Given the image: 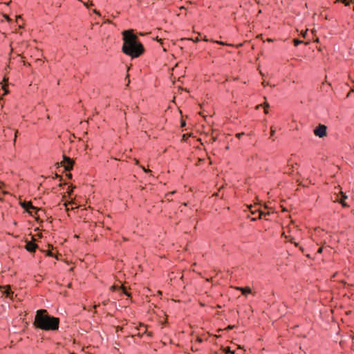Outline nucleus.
Listing matches in <instances>:
<instances>
[{
	"label": "nucleus",
	"instance_id": "f257e3e1",
	"mask_svg": "<svg viewBox=\"0 0 354 354\" xmlns=\"http://www.w3.org/2000/svg\"><path fill=\"white\" fill-rule=\"evenodd\" d=\"M124 44L122 52L131 57L136 58L144 53L143 45L138 41L137 36L133 34L132 30H124L122 32Z\"/></svg>",
	"mask_w": 354,
	"mask_h": 354
},
{
	"label": "nucleus",
	"instance_id": "f03ea898",
	"mask_svg": "<svg viewBox=\"0 0 354 354\" xmlns=\"http://www.w3.org/2000/svg\"><path fill=\"white\" fill-rule=\"evenodd\" d=\"M60 319L49 315L46 310H37L33 325L36 328L45 331H56L59 329Z\"/></svg>",
	"mask_w": 354,
	"mask_h": 354
},
{
	"label": "nucleus",
	"instance_id": "7ed1b4c3",
	"mask_svg": "<svg viewBox=\"0 0 354 354\" xmlns=\"http://www.w3.org/2000/svg\"><path fill=\"white\" fill-rule=\"evenodd\" d=\"M314 133L319 138L324 137L326 135V127L324 124H319L314 129Z\"/></svg>",
	"mask_w": 354,
	"mask_h": 354
},
{
	"label": "nucleus",
	"instance_id": "20e7f679",
	"mask_svg": "<svg viewBox=\"0 0 354 354\" xmlns=\"http://www.w3.org/2000/svg\"><path fill=\"white\" fill-rule=\"evenodd\" d=\"M66 171H71L73 167L74 162L69 157L66 156H63V161L62 162Z\"/></svg>",
	"mask_w": 354,
	"mask_h": 354
},
{
	"label": "nucleus",
	"instance_id": "39448f33",
	"mask_svg": "<svg viewBox=\"0 0 354 354\" xmlns=\"http://www.w3.org/2000/svg\"><path fill=\"white\" fill-rule=\"evenodd\" d=\"M37 247V244L31 241H26L25 248L30 252H35Z\"/></svg>",
	"mask_w": 354,
	"mask_h": 354
},
{
	"label": "nucleus",
	"instance_id": "423d86ee",
	"mask_svg": "<svg viewBox=\"0 0 354 354\" xmlns=\"http://www.w3.org/2000/svg\"><path fill=\"white\" fill-rule=\"evenodd\" d=\"M236 289L240 290L243 295H247L248 294H250L252 292L251 288L250 287H236Z\"/></svg>",
	"mask_w": 354,
	"mask_h": 354
},
{
	"label": "nucleus",
	"instance_id": "0eeeda50",
	"mask_svg": "<svg viewBox=\"0 0 354 354\" xmlns=\"http://www.w3.org/2000/svg\"><path fill=\"white\" fill-rule=\"evenodd\" d=\"M21 206L27 210H28L30 208L35 209V207L30 202H24V203H21Z\"/></svg>",
	"mask_w": 354,
	"mask_h": 354
},
{
	"label": "nucleus",
	"instance_id": "6e6552de",
	"mask_svg": "<svg viewBox=\"0 0 354 354\" xmlns=\"http://www.w3.org/2000/svg\"><path fill=\"white\" fill-rule=\"evenodd\" d=\"M147 333V330L145 329L143 330V332L140 333V332H138L136 335H132L131 337H133L134 336H138L139 337H142L143 336V334L146 333Z\"/></svg>",
	"mask_w": 354,
	"mask_h": 354
},
{
	"label": "nucleus",
	"instance_id": "1a4fd4ad",
	"mask_svg": "<svg viewBox=\"0 0 354 354\" xmlns=\"http://www.w3.org/2000/svg\"><path fill=\"white\" fill-rule=\"evenodd\" d=\"M293 42H294V45H295V46H299L300 44L303 43V41H301V40H299V39H295L293 40Z\"/></svg>",
	"mask_w": 354,
	"mask_h": 354
},
{
	"label": "nucleus",
	"instance_id": "9d476101",
	"mask_svg": "<svg viewBox=\"0 0 354 354\" xmlns=\"http://www.w3.org/2000/svg\"><path fill=\"white\" fill-rule=\"evenodd\" d=\"M263 107H264V112H265V113H268V110H267V109L270 106L269 104H268V103H266H266H264V104H263Z\"/></svg>",
	"mask_w": 354,
	"mask_h": 354
},
{
	"label": "nucleus",
	"instance_id": "9b49d317",
	"mask_svg": "<svg viewBox=\"0 0 354 354\" xmlns=\"http://www.w3.org/2000/svg\"><path fill=\"white\" fill-rule=\"evenodd\" d=\"M339 203H340V204L342 205V207H349V205H348L346 203H345L343 200H341V201H339Z\"/></svg>",
	"mask_w": 354,
	"mask_h": 354
},
{
	"label": "nucleus",
	"instance_id": "f8f14e48",
	"mask_svg": "<svg viewBox=\"0 0 354 354\" xmlns=\"http://www.w3.org/2000/svg\"><path fill=\"white\" fill-rule=\"evenodd\" d=\"M142 328H145V325L140 324L139 326L136 327L135 329L140 331V330H141Z\"/></svg>",
	"mask_w": 354,
	"mask_h": 354
},
{
	"label": "nucleus",
	"instance_id": "ddd939ff",
	"mask_svg": "<svg viewBox=\"0 0 354 354\" xmlns=\"http://www.w3.org/2000/svg\"><path fill=\"white\" fill-rule=\"evenodd\" d=\"M225 352L226 353V354H228V353H232L234 354V352H232L231 350H230V347H227L225 348Z\"/></svg>",
	"mask_w": 354,
	"mask_h": 354
},
{
	"label": "nucleus",
	"instance_id": "4468645a",
	"mask_svg": "<svg viewBox=\"0 0 354 354\" xmlns=\"http://www.w3.org/2000/svg\"><path fill=\"white\" fill-rule=\"evenodd\" d=\"M12 294H13V292H12L10 290H8V291L6 292V295H7V296H8V297H10V296H11V295H12Z\"/></svg>",
	"mask_w": 354,
	"mask_h": 354
},
{
	"label": "nucleus",
	"instance_id": "2eb2a0df",
	"mask_svg": "<svg viewBox=\"0 0 354 354\" xmlns=\"http://www.w3.org/2000/svg\"><path fill=\"white\" fill-rule=\"evenodd\" d=\"M274 133H275V131L272 129V127H271L270 136H273L274 135Z\"/></svg>",
	"mask_w": 354,
	"mask_h": 354
},
{
	"label": "nucleus",
	"instance_id": "dca6fc26",
	"mask_svg": "<svg viewBox=\"0 0 354 354\" xmlns=\"http://www.w3.org/2000/svg\"><path fill=\"white\" fill-rule=\"evenodd\" d=\"M243 135H244V133H237V134H236V137H237L238 138H241L242 136H243Z\"/></svg>",
	"mask_w": 354,
	"mask_h": 354
},
{
	"label": "nucleus",
	"instance_id": "f3484780",
	"mask_svg": "<svg viewBox=\"0 0 354 354\" xmlns=\"http://www.w3.org/2000/svg\"><path fill=\"white\" fill-rule=\"evenodd\" d=\"M346 198H347V196L344 194L342 193V200L344 201Z\"/></svg>",
	"mask_w": 354,
	"mask_h": 354
},
{
	"label": "nucleus",
	"instance_id": "a211bd4d",
	"mask_svg": "<svg viewBox=\"0 0 354 354\" xmlns=\"http://www.w3.org/2000/svg\"><path fill=\"white\" fill-rule=\"evenodd\" d=\"M322 248H319L317 250V253H322Z\"/></svg>",
	"mask_w": 354,
	"mask_h": 354
},
{
	"label": "nucleus",
	"instance_id": "6ab92c4d",
	"mask_svg": "<svg viewBox=\"0 0 354 354\" xmlns=\"http://www.w3.org/2000/svg\"><path fill=\"white\" fill-rule=\"evenodd\" d=\"M199 40H200V39H199V38H198V37H196V39H193V41H194V42H198V41H199Z\"/></svg>",
	"mask_w": 354,
	"mask_h": 354
},
{
	"label": "nucleus",
	"instance_id": "aec40b11",
	"mask_svg": "<svg viewBox=\"0 0 354 354\" xmlns=\"http://www.w3.org/2000/svg\"><path fill=\"white\" fill-rule=\"evenodd\" d=\"M351 92H354V88L351 89V91L348 93L347 97L350 96Z\"/></svg>",
	"mask_w": 354,
	"mask_h": 354
},
{
	"label": "nucleus",
	"instance_id": "412c9836",
	"mask_svg": "<svg viewBox=\"0 0 354 354\" xmlns=\"http://www.w3.org/2000/svg\"><path fill=\"white\" fill-rule=\"evenodd\" d=\"M234 327V326H228V329H232Z\"/></svg>",
	"mask_w": 354,
	"mask_h": 354
},
{
	"label": "nucleus",
	"instance_id": "4be33fe9",
	"mask_svg": "<svg viewBox=\"0 0 354 354\" xmlns=\"http://www.w3.org/2000/svg\"><path fill=\"white\" fill-rule=\"evenodd\" d=\"M174 193V192H170V193L167 194V196L168 197L169 195H172Z\"/></svg>",
	"mask_w": 354,
	"mask_h": 354
},
{
	"label": "nucleus",
	"instance_id": "5701e85b",
	"mask_svg": "<svg viewBox=\"0 0 354 354\" xmlns=\"http://www.w3.org/2000/svg\"><path fill=\"white\" fill-rule=\"evenodd\" d=\"M216 42H217L218 44H221V45H223V44H224V43H223V42H222V41H216Z\"/></svg>",
	"mask_w": 354,
	"mask_h": 354
},
{
	"label": "nucleus",
	"instance_id": "b1692460",
	"mask_svg": "<svg viewBox=\"0 0 354 354\" xmlns=\"http://www.w3.org/2000/svg\"><path fill=\"white\" fill-rule=\"evenodd\" d=\"M263 214H263L262 212H260V213H259V217L261 218V216H262Z\"/></svg>",
	"mask_w": 354,
	"mask_h": 354
},
{
	"label": "nucleus",
	"instance_id": "393cba45",
	"mask_svg": "<svg viewBox=\"0 0 354 354\" xmlns=\"http://www.w3.org/2000/svg\"><path fill=\"white\" fill-rule=\"evenodd\" d=\"M185 122H181V126H182V127H183V126H185Z\"/></svg>",
	"mask_w": 354,
	"mask_h": 354
},
{
	"label": "nucleus",
	"instance_id": "a878e982",
	"mask_svg": "<svg viewBox=\"0 0 354 354\" xmlns=\"http://www.w3.org/2000/svg\"><path fill=\"white\" fill-rule=\"evenodd\" d=\"M143 169H144V171H145V172H147V173L150 171V170H147V169H145V168H143Z\"/></svg>",
	"mask_w": 354,
	"mask_h": 354
},
{
	"label": "nucleus",
	"instance_id": "bb28decb",
	"mask_svg": "<svg viewBox=\"0 0 354 354\" xmlns=\"http://www.w3.org/2000/svg\"><path fill=\"white\" fill-rule=\"evenodd\" d=\"M93 12L96 13V14H99V12L96 10H93Z\"/></svg>",
	"mask_w": 354,
	"mask_h": 354
},
{
	"label": "nucleus",
	"instance_id": "cd10ccee",
	"mask_svg": "<svg viewBox=\"0 0 354 354\" xmlns=\"http://www.w3.org/2000/svg\"><path fill=\"white\" fill-rule=\"evenodd\" d=\"M198 341L201 342H202V339L201 338H198Z\"/></svg>",
	"mask_w": 354,
	"mask_h": 354
},
{
	"label": "nucleus",
	"instance_id": "c85d7f7f",
	"mask_svg": "<svg viewBox=\"0 0 354 354\" xmlns=\"http://www.w3.org/2000/svg\"><path fill=\"white\" fill-rule=\"evenodd\" d=\"M55 177L57 178L59 177V176L58 174H55Z\"/></svg>",
	"mask_w": 354,
	"mask_h": 354
},
{
	"label": "nucleus",
	"instance_id": "c756f323",
	"mask_svg": "<svg viewBox=\"0 0 354 354\" xmlns=\"http://www.w3.org/2000/svg\"><path fill=\"white\" fill-rule=\"evenodd\" d=\"M203 40H204V41H207V39H206V37H205V38L203 39Z\"/></svg>",
	"mask_w": 354,
	"mask_h": 354
},
{
	"label": "nucleus",
	"instance_id": "7c9ffc66",
	"mask_svg": "<svg viewBox=\"0 0 354 354\" xmlns=\"http://www.w3.org/2000/svg\"><path fill=\"white\" fill-rule=\"evenodd\" d=\"M48 255L51 256V257L53 256V254L51 253H49Z\"/></svg>",
	"mask_w": 354,
	"mask_h": 354
}]
</instances>
